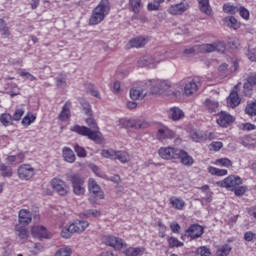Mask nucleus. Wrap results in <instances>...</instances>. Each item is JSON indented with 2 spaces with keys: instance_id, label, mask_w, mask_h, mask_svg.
Here are the masks:
<instances>
[{
  "instance_id": "obj_1",
  "label": "nucleus",
  "mask_w": 256,
  "mask_h": 256,
  "mask_svg": "<svg viewBox=\"0 0 256 256\" xmlns=\"http://www.w3.org/2000/svg\"><path fill=\"white\" fill-rule=\"evenodd\" d=\"M149 89L151 95H163V93H167V91L171 89V82L160 79L142 82L138 87L132 88L130 90V98L133 101H137V99H143L144 97H147Z\"/></svg>"
},
{
  "instance_id": "obj_2",
  "label": "nucleus",
  "mask_w": 256,
  "mask_h": 256,
  "mask_svg": "<svg viewBox=\"0 0 256 256\" xmlns=\"http://www.w3.org/2000/svg\"><path fill=\"white\" fill-rule=\"evenodd\" d=\"M111 13V2L109 0H100L98 5L93 8L88 25L95 26L103 23L107 15Z\"/></svg>"
},
{
  "instance_id": "obj_3",
  "label": "nucleus",
  "mask_w": 256,
  "mask_h": 256,
  "mask_svg": "<svg viewBox=\"0 0 256 256\" xmlns=\"http://www.w3.org/2000/svg\"><path fill=\"white\" fill-rule=\"evenodd\" d=\"M161 159L171 161V159H180V161H193V158L185 150H179L175 147H161L158 150Z\"/></svg>"
},
{
  "instance_id": "obj_4",
  "label": "nucleus",
  "mask_w": 256,
  "mask_h": 256,
  "mask_svg": "<svg viewBox=\"0 0 256 256\" xmlns=\"http://www.w3.org/2000/svg\"><path fill=\"white\" fill-rule=\"evenodd\" d=\"M70 131H72V133H77V135H81L82 137H88L90 141H94V143H98L99 145L105 143V138L99 136L97 132H93V130L87 126L76 124L70 128Z\"/></svg>"
},
{
  "instance_id": "obj_5",
  "label": "nucleus",
  "mask_w": 256,
  "mask_h": 256,
  "mask_svg": "<svg viewBox=\"0 0 256 256\" xmlns=\"http://www.w3.org/2000/svg\"><path fill=\"white\" fill-rule=\"evenodd\" d=\"M242 184H243V179L235 175H230L226 177L224 180L216 182L217 187L230 189V191H233L235 188L239 187V185H242Z\"/></svg>"
},
{
  "instance_id": "obj_6",
  "label": "nucleus",
  "mask_w": 256,
  "mask_h": 256,
  "mask_svg": "<svg viewBox=\"0 0 256 256\" xmlns=\"http://www.w3.org/2000/svg\"><path fill=\"white\" fill-rule=\"evenodd\" d=\"M119 125L124 129H147L149 127V123L145 120H129L126 118H121Z\"/></svg>"
},
{
  "instance_id": "obj_7",
  "label": "nucleus",
  "mask_w": 256,
  "mask_h": 256,
  "mask_svg": "<svg viewBox=\"0 0 256 256\" xmlns=\"http://www.w3.org/2000/svg\"><path fill=\"white\" fill-rule=\"evenodd\" d=\"M103 244L108 245V247H113L116 251H121L123 247H127V244L123 242V239L115 237L113 235H105L102 238Z\"/></svg>"
},
{
  "instance_id": "obj_8",
  "label": "nucleus",
  "mask_w": 256,
  "mask_h": 256,
  "mask_svg": "<svg viewBox=\"0 0 256 256\" xmlns=\"http://www.w3.org/2000/svg\"><path fill=\"white\" fill-rule=\"evenodd\" d=\"M101 156L105 159H118V161H127L129 159V154L126 151H115L113 149L102 150Z\"/></svg>"
},
{
  "instance_id": "obj_9",
  "label": "nucleus",
  "mask_w": 256,
  "mask_h": 256,
  "mask_svg": "<svg viewBox=\"0 0 256 256\" xmlns=\"http://www.w3.org/2000/svg\"><path fill=\"white\" fill-rule=\"evenodd\" d=\"M199 87H201V79H199V77H194L191 80H188L184 85V95H186V97L195 95V93L199 91Z\"/></svg>"
},
{
  "instance_id": "obj_10",
  "label": "nucleus",
  "mask_w": 256,
  "mask_h": 256,
  "mask_svg": "<svg viewBox=\"0 0 256 256\" xmlns=\"http://www.w3.org/2000/svg\"><path fill=\"white\" fill-rule=\"evenodd\" d=\"M216 123L219 125V127L226 129V127H229V125H233V123H235V117L225 111H221L217 114Z\"/></svg>"
},
{
  "instance_id": "obj_11",
  "label": "nucleus",
  "mask_w": 256,
  "mask_h": 256,
  "mask_svg": "<svg viewBox=\"0 0 256 256\" xmlns=\"http://www.w3.org/2000/svg\"><path fill=\"white\" fill-rule=\"evenodd\" d=\"M35 176V168L30 164H24L18 168V177L22 181H29Z\"/></svg>"
},
{
  "instance_id": "obj_12",
  "label": "nucleus",
  "mask_w": 256,
  "mask_h": 256,
  "mask_svg": "<svg viewBox=\"0 0 256 256\" xmlns=\"http://www.w3.org/2000/svg\"><path fill=\"white\" fill-rule=\"evenodd\" d=\"M177 133L173 130H171L167 126H163L162 128H159L156 137L158 141H167V139H175Z\"/></svg>"
},
{
  "instance_id": "obj_13",
  "label": "nucleus",
  "mask_w": 256,
  "mask_h": 256,
  "mask_svg": "<svg viewBox=\"0 0 256 256\" xmlns=\"http://www.w3.org/2000/svg\"><path fill=\"white\" fill-rule=\"evenodd\" d=\"M188 9H189V3L180 2L178 4L171 5L167 9V11L169 15L179 16V15H183V13H185V11H187Z\"/></svg>"
},
{
  "instance_id": "obj_14",
  "label": "nucleus",
  "mask_w": 256,
  "mask_h": 256,
  "mask_svg": "<svg viewBox=\"0 0 256 256\" xmlns=\"http://www.w3.org/2000/svg\"><path fill=\"white\" fill-rule=\"evenodd\" d=\"M88 189L90 193L94 195L95 199H103V197H105L101 186H99L93 178H89L88 180Z\"/></svg>"
},
{
  "instance_id": "obj_15",
  "label": "nucleus",
  "mask_w": 256,
  "mask_h": 256,
  "mask_svg": "<svg viewBox=\"0 0 256 256\" xmlns=\"http://www.w3.org/2000/svg\"><path fill=\"white\" fill-rule=\"evenodd\" d=\"M203 233V226L199 224H193L186 230L185 235L187 237H190L191 239H199V237H201Z\"/></svg>"
},
{
  "instance_id": "obj_16",
  "label": "nucleus",
  "mask_w": 256,
  "mask_h": 256,
  "mask_svg": "<svg viewBox=\"0 0 256 256\" xmlns=\"http://www.w3.org/2000/svg\"><path fill=\"white\" fill-rule=\"evenodd\" d=\"M51 185L54 191H56V193H58L59 195L65 196L67 195V193H69V189L67 188V185L65 184V182H63V180L54 178L51 181Z\"/></svg>"
},
{
  "instance_id": "obj_17",
  "label": "nucleus",
  "mask_w": 256,
  "mask_h": 256,
  "mask_svg": "<svg viewBox=\"0 0 256 256\" xmlns=\"http://www.w3.org/2000/svg\"><path fill=\"white\" fill-rule=\"evenodd\" d=\"M149 43V38L138 36L136 38L131 39L127 44V49H141V47H145V44Z\"/></svg>"
},
{
  "instance_id": "obj_18",
  "label": "nucleus",
  "mask_w": 256,
  "mask_h": 256,
  "mask_svg": "<svg viewBox=\"0 0 256 256\" xmlns=\"http://www.w3.org/2000/svg\"><path fill=\"white\" fill-rule=\"evenodd\" d=\"M32 235L36 239H51V234L45 228V226H34L32 227Z\"/></svg>"
},
{
  "instance_id": "obj_19",
  "label": "nucleus",
  "mask_w": 256,
  "mask_h": 256,
  "mask_svg": "<svg viewBox=\"0 0 256 256\" xmlns=\"http://www.w3.org/2000/svg\"><path fill=\"white\" fill-rule=\"evenodd\" d=\"M71 101H66L65 104L62 107V110L60 114L58 115L59 121H62V123H65L66 121H69L71 119Z\"/></svg>"
},
{
  "instance_id": "obj_20",
  "label": "nucleus",
  "mask_w": 256,
  "mask_h": 256,
  "mask_svg": "<svg viewBox=\"0 0 256 256\" xmlns=\"http://www.w3.org/2000/svg\"><path fill=\"white\" fill-rule=\"evenodd\" d=\"M206 49V53H213L214 51H218V53H225L226 45L225 42H216L213 44H204Z\"/></svg>"
},
{
  "instance_id": "obj_21",
  "label": "nucleus",
  "mask_w": 256,
  "mask_h": 256,
  "mask_svg": "<svg viewBox=\"0 0 256 256\" xmlns=\"http://www.w3.org/2000/svg\"><path fill=\"white\" fill-rule=\"evenodd\" d=\"M18 219H19L18 225H24V226L29 225V223L33 221L31 212L27 209H22L19 211Z\"/></svg>"
},
{
  "instance_id": "obj_22",
  "label": "nucleus",
  "mask_w": 256,
  "mask_h": 256,
  "mask_svg": "<svg viewBox=\"0 0 256 256\" xmlns=\"http://www.w3.org/2000/svg\"><path fill=\"white\" fill-rule=\"evenodd\" d=\"M70 231H74V233H83L87 227H89V222L85 220H76L74 223L70 224Z\"/></svg>"
},
{
  "instance_id": "obj_23",
  "label": "nucleus",
  "mask_w": 256,
  "mask_h": 256,
  "mask_svg": "<svg viewBox=\"0 0 256 256\" xmlns=\"http://www.w3.org/2000/svg\"><path fill=\"white\" fill-rule=\"evenodd\" d=\"M240 104L241 98H239V93H237L236 90H232L229 97L227 98L228 107L235 109V107H238Z\"/></svg>"
},
{
  "instance_id": "obj_24",
  "label": "nucleus",
  "mask_w": 256,
  "mask_h": 256,
  "mask_svg": "<svg viewBox=\"0 0 256 256\" xmlns=\"http://www.w3.org/2000/svg\"><path fill=\"white\" fill-rule=\"evenodd\" d=\"M185 117V112L179 107H172L169 109V119L172 121H181Z\"/></svg>"
},
{
  "instance_id": "obj_25",
  "label": "nucleus",
  "mask_w": 256,
  "mask_h": 256,
  "mask_svg": "<svg viewBox=\"0 0 256 256\" xmlns=\"http://www.w3.org/2000/svg\"><path fill=\"white\" fill-rule=\"evenodd\" d=\"M223 23L226 27H229V29H234V31H237V29L241 27V23L234 16L223 18Z\"/></svg>"
},
{
  "instance_id": "obj_26",
  "label": "nucleus",
  "mask_w": 256,
  "mask_h": 256,
  "mask_svg": "<svg viewBox=\"0 0 256 256\" xmlns=\"http://www.w3.org/2000/svg\"><path fill=\"white\" fill-rule=\"evenodd\" d=\"M184 55H199V53H207L205 44L195 45L191 48H186L183 51Z\"/></svg>"
},
{
  "instance_id": "obj_27",
  "label": "nucleus",
  "mask_w": 256,
  "mask_h": 256,
  "mask_svg": "<svg viewBox=\"0 0 256 256\" xmlns=\"http://www.w3.org/2000/svg\"><path fill=\"white\" fill-rule=\"evenodd\" d=\"M256 85V73L250 75L247 78V82L244 83V94L251 95V91H253V86Z\"/></svg>"
},
{
  "instance_id": "obj_28",
  "label": "nucleus",
  "mask_w": 256,
  "mask_h": 256,
  "mask_svg": "<svg viewBox=\"0 0 256 256\" xmlns=\"http://www.w3.org/2000/svg\"><path fill=\"white\" fill-rule=\"evenodd\" d=\"M15 231L19 239H22V240L29 239V230H27V227H25L24 225L16 224Z\"/></svg>"
},
{
  "instance_id": "obj_29",
  "label": "nucleus",
  "mask_w": 256,
  "mask_h": 256,
  "mask_svg": "<svg viewBox=\"0 0 256 256\" xmlns=\"http://www.w3.org/2000/svg\"><path fill=\"white\" fill-rule=\"evenodd\" d=\"M86 125H88V129L98 134V137H103L101 131H99V125H97V121L93 117H89L85 120Z\"/></svg>"
},
{
  "instance_id": "obj_30",
  "label": "nucleus",
  "mask_w": 256,
  "mask_h": 256,
  "mask_svg": "<svg viewBox=\"0 0 256 256\" xmlns=\"http://www.w3.org/2000/svg\"><path fill=\"white\" fill-rule=\"evenodd\" d=\"M13 121V116L9 113H3L0 115V123H2L4 127H11V125H13Z\"/></svg>"
},
{
  "instance_id": "obj_31",
  "label": "nucleus",
  "mask_w": 256,
  "mask_h": 256,
  "mask_svg": "<svg viewBox=\"0 0 256 256\" xmlns=\"http://www.w3.org/2000/svg\"><path fill=\"white\" fill-rule=\"evenodd\" d=\"M198 7L202 13H205V15H211L209 0H198Z\"/></svg>"
},
{
  "instance_id": "obj_32",
  "label": "nucleus",
  "mask_w": 256,
  "mask_h": 256,
  "mask_svg": "<svg viewBox=\"0 0 256 256\" xmlns=\"http://www.w3.org/2000/svg\"><path fill=\"white\" fill-rule=\"evenodd\" d=\"M222 9L227 15H235L239 11V8L231 4V2L224 3Z\"/></svg>"
},
{
  "instance_id": "obj_33",
  "label": "nucleus",
  "mask_w": 256,
  "mask_h": 256,
  "mask_svg": "<svg viewBox=\"0 0 256 256\" xmlns=\"http://www.w3.org/2000/svg\"><path fill=\"white\" fill-rule=\"evenodd\" d=\"M143 253H145V248H141V247H136V248L130 247L124 251V254L126 256H139V255H143Z\"/></svg>"
},
{
  "instance_id": "obj_34",
  "label": "nucleus",
  "mask_w": 256,
  "mask_h": 256,
  "mask_svg": "<svg viewBox=\"0 0 256 256\" xmlns=\"http://www.w3.org/2000/svg\"><path fill=\"white\" fill-rule=\"evenodd\" d=\"M37 119V116H35V114L28 112L27 115L24 116V118L21 121V124L24 127H29V125H31L32 123H35Z\"/></svg>"
},
{
  "instance_id": "obj_35",
  "label": "nucleus",
  "mask_w": 256,
  "mask_h": 256,
  "mask_svg": "<svg viewBox=\"0 0 256 256\" xmlns=\"http://www.w3.org/2000/svg\"><path fill=\"white\" fill-rule=\"evenodd\" d=\"M129 6L131 7V12L137 15L140 13L143 3H141V0H129Z\"/></svg>"
},
{
  "instance_id": "obj_36",
  "label": "nucleus",
  "mask_w": 256,
  "mask_h": 256,
  "mask_svg": "<svg viewBox=\"0 0 256 256\" xmlns=\"http://www.w3.org/2000/svg\"><path fill=\"white\" fill-rule=\"evenodd\" d=\"M207 169L210 175H216V177H225L227 175V169H219L213 166H209Z\"/></svg>"
},
{
  "instance_id": "obj_37",
  "label": "nucleus",
  "mask_w": 256,
  "mask_h": 256,
  "mask_svg": "<svg viewBox=\"0 0 256 256\" xmlns=\"http://www.w3.org/2000/svg\"><path fill=\"white\" fill-rule=\"evenodd\" d=\"M231 249H233L231 245L224 244L217 249L216 256H229Z\"/></svg>"
},
{
  "instance_id": "obj_38",
  "label": "nucleus",
  "mask_w": 256,
  "mask_h": 256,
  "mask_svg": "<svg viewBox=\"0 0 256 256\" xmlns=\"http://www.w3.org/2000/svg\"><path fill=\"white\" fill-rule=\"evenodd\" d=\"M170 204L174 209L181 210L183 207H185V201H183L181 198H177L175 196L170 198Z\"/></svg>"
},
{
  "instance_id": "obj_39",
  "label": "nucleus",
  "mask_w": 256,
  "mask_h": 256,
  "mask_svg": "<svg viewBox=\"0 0 256 256\" xmlns=\"http://www.w3.org/2000/svg\"><path fill=\"white\" fill-rule=\"evenodd\" d=\"M64 161H75V152L69 147H64L62 150Z\"/></svg>"
},
{
  "instance_id": "obj_40",
  "label": "nucleus",
  "mask_w": 256,
  "mask_h": 256,
  "mask_svg": "<svg viewBox=\"0 0 256 256\" xmlns=\"http://www.w3.org/2000/svg\"><path fill=\"white\" fill-rule=\"evenodd\" d=\"M165 3V0H153V2H149L147 5V9L149 11H160L161 5Z\"/></svg>"
},
{
  "instance_id": "obj_41",
  "label": "nucleus",
  "mask_w": 256,
  "mask_h": 256,
  "mask_svg": "<svg viewBox=\"0 0 256 256\" xmlns=\"http://www.w3.org/2000/svg\"><path fill=\"white\" fill-rule=\"evenodd\" d=\"M69 180L72 183V187H75L77 185H83L85 183V180L83 179V177H81V175L79 174H72L69 177Z\"/></svg>"
},
{
  "instance_id": "obj_42",
  "label": "nucleus",
  "mask_w": 256,
  "mask_h": 256,
  "mask_svg": "<svg viewBox=\"0 0 256 256\" xmlns=\"http://www.w3.org/2000/svg\"><path fill=\"white\" fill-rule=\"evenodd\" d=\"M56 86L59 87L60 89H65V87H67V75L60 74L56 78Z\"/></svg>"
},
{
  "instance_id": "obj_43",
  "label": "nucleus",
  "mask_w": 256,
  "mask_h": 256,
  "mask_svg": "<svg viewBox=\"0 0 256 256\" xmlns=\"http://www.w3.org/2000/svg\"><path fill=\"white\" fill-rule=\"evenodd\" d=\"M240 143L244 147H251L252 145H255V140H253V137H251V135H245L240 138Z\"/></svg>"
},
{
  "instance_id": "obj_44",
  "label": "nucleus",
  "mask_w": 256,
  "mask_h": 256,
  "mask_svg": "<svg viewBox=\"0 0 256 256\" xmlns=\"http://www.w3.org/2000/svg\"><path fill=\"white\" fill-rule=\"evenodd\" d=\"M0 171H2V177H13V170L11 167L6 166L2 162H0Z\"/></svg>"
},
{
  "instance_id": "obj_45",
  "label": "nucleus",
  "mask_w": 256,
  "mask_h": 256,
  "mask_svg": "<svg viewBox=\"0 0 256 256\" xmlns=\"http://www.w3.org/2000/svg\"><path fill=\"white\" fill-rule=\"evenodd\" d=\"M80 105L82 106L85 115H88L89 117L93 115V110H91V104H89L87 100H80Z\"/></svg>"
},
{
  "instance_id": "obj_46",
  "label": "nucleus",
  "mask_w": 256,
  "mask_h": 256,
  "mask_svg": "<svg viewBox=\"0 0 256 256\" xmlns=\"http://www.w3.org/2000/svg\"><path fill=\"white\" fill-rule=\"evenodd\" d=\"M245 113L250 117H255L256 115V101L248 104L245 109Z\"/></svg>"
},
{
  "instance_id": "obj_47",
  "label": "nucleus",
  "mask_w": 256,
  "mask_h": 256,
  "mask_svg": "<svg viewBox=\"0 0 256 256\" xmlns=\"http://www.w3.org/2000/svg\"><path fill=\"white\" fill-rule=\"evenodd\" d=\"M23 115H25V109L16 108L12 115V119L13 121H21V119L23 118Z\"/></svg>"
},
{
  "instance_id": "obj_48",
  "label": "nucleus",
  "mask_w": 256,
  "mask_h": 256,
  "mask_svg": "<svg viewBox=\"0 0 256 256\" xmlns=\"http://www.w3.org/2000/svg\"><path fill=\"white\" fill-rule=\"evenodd\" d=\"M205 105H206L207 109H209V111L211 113H213V111H216L217 108L219 107V102L213 101V100H210V99H206Z\"/></svg>"
},
{
  "instance_id": "obj_49",
  "label": "nucleus",
  "mask_w": 256,
  "mask_h": 256,
  "mask_svg": "<svg viewBox=\"0 0 256 256\" xmlns=\"http://www.w3.org/2000/svg\"><path fill=\"white\" fill-rule=\"evenodd\" d=\"M90 169L93 171L96 177H100L101 179H107V176L99 167H97L95 164H90Z\"/></svg>"
},
{
  "instance_id": "obj_50",
  "label": "nucleus",
  "mask_w": 256,
  "mask_h": 256,
  "mask_svg": "<svg viewBox=\"0 0 256 256\" xmlns=\"http://www.w3.org/2000/svg\"><path fill=\"white\" fill-rule=\"evenodd\" d=\"M238 13L240 17H242V19H244L245 21H249L251 14L249 13V10L245 8V6H241L240 8H238Z\"/></svg>"
},
{
  "instance_id": "obj_51",
  "label": "nucleus",
  "mask_w": 256,
  "mask_h": 256,
  "mask_svg": "<svg viewBox=\"0 0 256 256\" xmlns=\"http://www.w3.org/2000/svg\"><path fill=\"white\" fill-rule=\"evenodd\" d=\"M168 245L170 249H173V247H183V242L179 241V239L175 237L168 238Z\"/></svg>"
},
{
  "instance_id": "obj_52",
  "label": "nucleus",
  "mask_w": 256,
  "mask_h": 256,
  "mask_svg": "<svg viewBox=\"0 0 256 256\" xmlns=\"http://www.w3.org/2000/svg\"><path fill=\"white\" fill-rule=\"evenodd\" d=\"M208 147L210 151H221L223 149V142L213 141Z\"/></svg>"
},
{
  "instance_id": "obj_53",
  "label": "nucleus",
  "mask_w": 256,
  "mask_h": 256,
  "mask_svg": "<svg viewBox=\"0 0 256 256\" xmlns=\"http://www.w3.org/2000/svg\"><path fill=\"white\" fill-rule=\"evenodd\" d=\"M72 233H75V232L71 230V224H70L69 227H64L62 229L61 237H63L64 239H70Z\"/></svg>"
},
{
  "instance_id": "obj_54",
  "label": "nucleus",
  "mask_w": 256,
  "mask_h": 256,
  "mask_svg": "<svg viewBox=\"0 0 256 256\" xmlns=\"http://www.w3.org/2000/svg\"><path fill=\"white\" fill-rule=\"evenodd\" d=\"M18 75H20V77H26V79H29V81H37V77L25 70H20Z\"/></svg>"
},
{
  "instance_id": "obj_55",
  "label": "nucleus",
  "mask_w": 256,
  "mask_h": 256,
  "mask_svg": "<svg viewBox=\"0 0 256 256\" xmlns=\"http://www.w3.org/2000/svg\"><path fill=\"white\" fill-rule=\"evenodd\" d=\"M234 194L236 195V197H241L243 195H245V193L247 192V186H239L236 188H234Z\"/></svg>"
},
{
  "instance_id": "obj_56",
  "label": "nucleus",
  "mask_w": 256,
  "mask_h": 256,
  "mask_svg": "<svg viewBox=\"0 0 256 256\" xmlns=\"http://www.w3.org/2000/svg\"><path fill=\"white\" fill-rule=\"evenodd\" d=\"M197 254L200 256H211V251L206 246H201L197 249Z\"/></svg>"
},
{
  "instance_id": "obj_57",
  "label": "nucleus",
  "mask_w": 256,
  "mask_h": 256,
  "mask_svg": "<svg viewBox=\"0 0 256 256\" xmlns=\"http://www.w3.org/2000/svg\"><path fill=\"white\" fill-rule=\"evenodd\" d=\"M74 149H75V153L78 157H87V151L85 150V148H83L79 145H76Z\"/></svg>"
},
{
  "instance_id": "obj_58",
  "label": "nucleus",
  "mask_w": 256,
  "mask_h": 256,
  "mask_svg": "<svg viewBox=\"0 0 256 256\" xmlns=\"http://www.w3.org/2000/svg\"><path fill=\"white\" fill-rule=\"evenodd\" d=\"M73 191L75 195H84L85 194V188L83 187V184H78L76 186H73Z\"/></svg>"
},
{
  "instance_id": "obj_59",
  "label": "nucleus",
  "mask_w": 256,
  "mask_h": 256,
  "mask_svg": "<svg viewBox=\"0 0 256 256\" xmlns=\"http://www.w3.org/2000/svg\"><path fill=\"white\" fill-rule=\"evenodd\" d=\"M138 65L139 67H155V63H150L149 60L145 59V58H142L138 61Z\"/></svg>"
},
{
  "instance_id": "obj_60",
  "label": "nucleus",
  "mask_w": 256,
  "mask_h": 256,
  "mask_svg": "<svg viewBox=\"0 0 256 256\" xmlns=\"http://www.w3.org/2000/svg\"><path fill=\"white\" fill-rule=\"evenodd\" d=\"M218 71L221 73V75H227V73H229V65L227 63L221 64L218 67Z\"/></svg>"
},
{
  "instance_id": "obj_61",
  "label": "nucleus",
  "mask_w": 256,
  "mask_h": 256,
  "mask_svg": "<svg viewBox=\"0 0 256 256\" xmlns=\"http://www.w3.org/2000/svg\"><path fill=\"white\" fill-rule=\"evenodd\" d=\"M170 229H171L172 233H179V229H181V226L177 222H172L170 224Z\"/></svg>"
},
{
  "instance_id": "obj_62",
  "label": "nucleus",
  "mask_w": 256,
  "mask_h": 256,
  "mask_svg": "<svg viewBox=\"0 0 256 256\" xmlns=\"http://www.w3.org/2000/svg\"><path fill=\"white\" fill-rule=\"evenodd\" d=\"M255 129H256L255 124H251V123L243 124V131H255Z\"/></svg>"
},
{
  "instance_id": "obj_63",
  "label": "nucleus",
  "mask_w": 256,
  "mask_h": 256,
  "mask_svg": "<svg viewBox=\"0 0 256 256\" xmlns=\"http://www.w3.org/2000/svg\"><path fill=\"white\" fill-rule=\"evenodd\" d=\"M204 139L208 141H213V139H217V134H215L214 132H206Z\"/></svg>"
},
{
  "instance_id": "obj_64",
  "label": "nucleus",
  "mask_w": 256,
  "mask_h": 256,
  "mask_svg": "<svg viewBox=\"0 0 256 256\" xmlns=\"http://www.w3.org/2000/svg\"><path fill=\"white\" fill-rule=\"evenodd\" d=\"M244 239L248 242L252 241L253 239H255V233L248 231L244 234Z\"/></svg>"
}]
</instances>
